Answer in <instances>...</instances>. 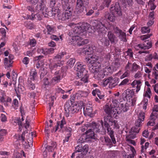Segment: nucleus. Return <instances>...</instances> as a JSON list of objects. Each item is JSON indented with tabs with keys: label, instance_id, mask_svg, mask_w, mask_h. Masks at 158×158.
Instances as JSON below:
<instances>
[{
	"label": "nucleus",
	"instance_id": "nucleus-54",
	"mask_svg": "<svg viewBox=\"0 0 158 158\" xmlns=\"http://www.w3.org/2000/svg\"><path fill=\"white\" fill-rule=\"evenodd\" d=\"M112 101L113 106H114V108H117L118 107H119V103L117 100L115 99H113Z\"/></svg>",
	"mask_w": 158,
	"mask_h": 158
},
{
	"label": "nucleus",
	"instance_id": "nucleus-33",
	"mask_svg": "<svg viewBox=\"0 0 158 158\" xmlns=\"http://www.w3.org/2000/svg\"><path fill=\"white\" fill-rule=\"evenodd\" d=\"M143 45V49H148L152 47V44L151 42L146 41L144 42Z\"/></svg>",
	"mask_w": 158,
	"mask_h": 158
},
{
	"label": "nucleus",
	"instance_id": "nucleus-63",
	"mask_svg": "<svg viewBox=\"0 0 158 158\" xmlns=\"http://www.w3.org/2000/svg\"><path fill=\"white\" fill-rule=\"evenodd\" d=\"M109 77L108 79L103 80V81L101 83V85L105 86L106 85L108 84H109Z\"/></svg>",
	"mask_w": 158,
	"mask_h": 158
},
{
	"label": "nucleus",
	"instance_id": "nucleus-46",
	"mask_svg": "<svg viewBox=\"0 0 158 158\" xmlns=\"http://www.w3.org/2000/svg\"><path fill=\"white\" fill-rule=\"evenodd\" d=\"M151 92L150 89L149 88H148L147 91L145 92L144 96L150 98H151Z\"/></svg>",
	"mask_w": 158,
	"mask_h": 158
},
{
	"label": "nucleus",
	"instance_id": "nucleus-31",
	"mask_svg": "<svg viewBox=\"0 0 158 158\" xmlns=\"http://www.w3.org/2000/svg\"><path fill=\"white\" fill-rule=\"evenodd\" d=\"M108 39L111 43L114 42L116 37L110 31L108 33Z\"/></svg>",
	"mask_w": 158,
	"mask_h": 158
},
{
	"label": "nucleus",
	"instance_id": "nucleus-14",
	"mask_svg": "<svg viewBox=\"0 0 158 158\" xmlns=\"http://www.w3.org/2000/svg\"><path fill=\"white\" fill-rule=\"evenodd\" d=\"M111 139L108 137H105L104 138L101 137L100 138V140L102 143L108 146L109 148H111L113 144H115L116 143V141L115 138V142H113L112 139Z\"/></svg>",
	"mask_w": 158,
	"mask_h": 158
},
{
	"label": "nucleus",
	"instance_id": "nucleus-20",
	"mask_svg": "<svg viewBox=\"0 0 158 158\" xmlns=\"http://www.w3.org/2000/svg\"><path fill=\"white\" fill-rule=\"evenodd\" d=\"M119 79L117 77L113 78L109 77V87L110 88H112L117 85Z\"/></svg>",
	"mask_w": 158,
	"mask_h": 158
},
{
	"label": "nucleus",
	"instance_id": "nucleus-22",
	"mask_svg": "<svg viewBox=\"0 0 158 158\" xmlns=\"http://www.w3.org/2000/svg\"><path fill=\"white\" fill-rule=\"evenodd\" d=\"M104 121L105 127H107L110 126L111 123L112 121L113 118L112 117V115H108L105 116L104 118Z\"/></svg>",
	"mask_w": 158,
	"mask_h": 158
},
{
	"label": "nucleus",
	"instance_id": "nucleus-60",
	"mask_svg": "<svg viewBox=\"0 0 158 158\" xmlns=\"http://www.w3.org/2000/svg\"><path fill=\"white\" fill-rule=\"evenodd\" d=\"M142 75V73L140 71L137 72L134 76V77L135 79H139L141 77Z\"/></svg>",
	"mask_w": 158,
	"mask_h": 158
},
{
	"label": "nucleus",
	"instance_id": "nucleus-53",
	"mask_svg": "<svg viewBox=\"0 0 158 158\" xmlns=\"http://www.w3.org/2000/svg\"><path fill=\"white\" fill-rule=\"evenodd\" d=\"M156 112H158V105L154 106L152 109V113L151 114L155 116Z\"/></svg>",
	"mask_w": 158,
	"mask_h": 158
},
{
	"label": "nucleus",
	"instance_id": "nucleus-47",
	"mask_svg": "<svg viewBox=\"0 0 158 158\" xmlns=\"http://www.w3.org/2000/svg\"><path fill=\"white\" fill-rule=\"evenodd\" d=\"M4 64L6 66L8 67L12 66V63H9V60L8 58L6 57L4 59Z\"/></svg>",
	"mask_w": 158,
	"mask_h": 158
},
{
	"label": "nucleus",
	"instance_id": "nucleus-38",
	"mask_svg": "<svg viewBox=\"0 0 158 158\" xmlns=\"http://www.w3.org/2000/svg\"><path fill=\"white\" fill-rule=\"evenodd\" d=\"M6 133V130H0V142L4 141V138L3 136H5Z\"/></svg>",
	"mask_w": 158,
	"mask_h": 158
},
{
	"label": "nucleus",
	"instance_id": "nucleus-37",
	"mask_svg": "<svg viewBox=\"0 0 158 158\" xmlns=\"http://www.w3.org/2000/svg\"><path fill=\"white\" fill-rule=\"evenodd\" d=\"M92 48L91 47H89L88 48H86L82 50V52L83 53L87 55L92 53Z\"/></svg>",
	"mask_w": 158,
	"mask_h": 158
},
{
	"label": "nucleus",
	"instance_id": "nucleus-57",
	"mask_svg": "<svg viewBox=\"0 0 158 158\" xmlns=\"http://www.w3.org/2000/svg\"><path fill=\"white\" fill-rule=\"evenodd\" d=\"M40 59V56H38L35 57L34 58V61L36 62L37 61V63L36 64V67L37 68H40V63H39V59Z\"/></svg>",
	"mask_w": 158,
	"mask_h": 158
},
{
	"label": "nucleus",
	"instance_id": "nucleus-18",
	"mask_svg": "<svg viewBox=\"0 0 158 158\" xmlns=\"http://www.w3.org/2000/svg\"><path fill=\"white\" fill-rule=\"evenodd\" d=\"M144 112H141L139 113L138 115V119L135 122V126L140 127V126L141 125L142 122L144 120Z\"/></svg>",
	"mask_w": 158,
	"mask_h": 158
},
{
	"label": "nucleus",
	"instance_id": "nucleus-44",
	"mask_svg": "<svg viewBox=\"0 0 158 158\" xmlns=\"http://www.w3.org/2000/svg\"><path fill=\"white\" fill-rule=\"evenodd\" d=\"M140 129V127H139L136 126H135L132 127L131 130V132L132 133H138L139 132V131Z\"/></svg>",
	"mask_w": 158,
	"mask_h": 158
},
{
	"label": "nucleus",
	"instance_id": "nucleus-25",
	"mask_svg": "<svg viewBox=\"0 0 158 158\" xmlns=\"http://www.w3.org/2000/svg\"><path fill=\"white\" fill-rule=\"evenodd\" d=\"M46 1V0H42V3H41V6H42L40 9V14L41 13V16H43L46 14L47 11V7L44 5V2Z\"/></svg>",
	"mask_w": 158,
	"mask_h": 158
},
{
	"label": "nucleus",
	"instance_id": "nucleus-17",
	"mask_svg": "<svg viewBox=\"0 0 158 158\" xmlns=\"http://www.w3.org/2000/svg\"><path fill=\"white\" fill-rule=\"evenodd\" d=\"M47 145L46 147V150H47L49 152H52L56 147V143L49 139L47 140Z\"/></svg>",
	"mask_w": 158,
	"mask_h": 158
},
{
	"label": "nucleus",
	"instance_id": "nucleus-12",
	"mask_svg": "<svg viewBox=\"0 0 158 158\" xmlns=\"http://www.w3.org/2000/svg\"><path fill=\"white\" fill-rule=\"evenodd\" d=\"M131 106L130 105L129 102H127L125 104L123 103L120 104V105L119 107L116 108V110H114L115 112H116V114H120L123 112H125L127 111L129 109V107Z\"/></svg>",
	"mask_w": 158,
	"mask_h": 158
},
{
	"label": "nucleus",
	"instance_id": "nucleus-52",
	"mask_svg": "<svg viewBox=\"0 0 158 158\" xmlns=\"http://www.w3.org/2000/svg\"><path fill=\"white\" fill-rule=\"evenodd\" d=\"M88 150V146L87 145H85L82 147V152L84 154H86Z\"/></svg>",
	"mask_w": 158,
	"mask_h": 158
},
{
	"label": "nucleus",
	"instance_id": "nucleus-23",
	"mask_svg": "<svg viewBox=\"0 0 158 158\" xmlns=\"http://www.w3.org/2000/svg\"><path fill=\"white\" fill-rule=\"evenodd\" d=\"M85 134H86V139H96V137L95 135L94 131H93L92 130L91 128H89V130L86 131Z\"/></svg>",
	"mask_w": 158,
	"mask_h": 158
},
{
	"label": "nucleus",
	"instance_id": "nucleus-39",
	"mask_svg": "<svg viewBox=\"0 0 158 158\" xmlns=\"http://www.w3.org/2000/svg\"><path fill=\"white\" fill-rule=\"evenodd\" d=\"M75 62V60L73 58L70 59L67 62L68 67L70 68L73 67Z\"/></svg>",
	"mask_w": 158,
	"mask_h": 158
},
{
	"label": "nucleus",
	"instance_id": "nucleus-43",
	"mask_svg": "<svg viewBox=\"0 0 158 158\" xmlns=\"http://www.w3.org/2000/svg\"><path fill=\"white\" fill-rule=\"evenodd\" d=\"M22 116V117L21 119H20V118H17V119L16 120V122L18 124V125L19 126V129H21L20 127L22 126V122L23 121L24 119L23 118V116Z\"/></svg>",
	"mask_w": 158,
	"mask_h": 158
},
{
	"label": "nucleus",
	"instance_id": "nucleus-11",
	"mask_svg": "<svg viewBox=\"0 0 158 158\" xmlns=\"http://www.w3.org/2000/svg\"><path fill=\"white\" fill-rule=\"evenodd\" d=\"M110 11L111 13L114 16H118L122 15L119 5L118 3L112 6L110 8Z\"/></svg>",
	"mask_w": 158,
	"mask_h": 158
},
{
	"label": "nucleus",
	"instance_id": "nucleus-36",
	"mask_svg": "<svg viewBox=\"0 0 158 158\" xmlns=\"http://www.w3.org/2000/svg\"><path fill=\"white\" fill-rule=\"evenodd\" d=\"M66 122L65 120L64 119H62L60 122H59L57 123V125L56 127L55 131H56L57 130L59 126H60V128L62 129L64 125L65 124Z\"/></svg>",
	"mask_w": 158,
	"mask_h": 158
},
{
	"label": "nucleus",
	"instance_id": "nucleus-19",
	"mask_svg": "<svg viewBox=\"0 0 158 158\" xmlns=\"http://www.w3.org/2000/svg\"><path fill=\"white\" fill-rule=\"evenodd\" d=\"M131 85L133 88H136L135 92L136 93H138L140 89L141 82L139 80H135L131 83Z\"/></svg>",
	"mask_w": 158,
	"mask_h": 158
},
{
	"label": "nucleus",
	"instance_id": "nucleus-30",
	"mask_svg": "<svg viewBox=\"0 0 158 158\" xmlns=\"http://www.w3.org/2000/svg\"><path fill=\"white\" fill-rule=\"evenodd\" d=\"M65 53L64 52H62L59 53L56 56H55L53 59L54 61H59L60 60L62 57L65 55Z\"/></svg>",
	"mask_w": 158,
	"mask_h": 158
},
{
	"label": "nucleus",
	"instance_id": "nucleus-48",
	"mask_svg": "<svg viewBox=\"0 0 158 158\" xmlns=\"http://www.w3.org/2000/svg\"><path fill=\"white\" fill-rule=\"evenodd\" d=\"M112 123H111L110 125L112 126L114 125L113 127L114 128H116L117 129H118L119 128V126L118 123L117 121L116 120H112Z\"/></svg>",
	"mask_w": 158,
	"mask_h": 158
},
{
	"label": "nucleus",
	"instance_id": "nucleus-62",
	"mask_svg": "<svg viewBox=\"0 0 158 158\" xmlns=\"http://www.w3.org/2000/svg\"><path fill=\"white\" fill-rule=\"evenodd\" d=\"M132 63L128 62V63L126 64L125 67V70L130 72Z\"/></svg>",
	"mask_w": 158,
	"mask_h": 158
},
{
	"label": "nucleus",
	"instance_id": "nucleus-42",
	"mask_svg": "<svg viewBox=\"0 0 158 158\" xmlns=\"http://www.w3.org/2000/svg\"><path fill=\"white\" fill-rule=\"evenodd\" d=\"M93 127H95L94 128V131L98 132L100 131V128L101 126L95 123H93Z\"/></svg>",
	"mask_w": 158,
	"mask_h": 158
},
{
	"label": "nucleus",
	"instance_id": "nucleus-26",
	"mask_svg": "<svg viewBox=\"0 0 158 158\" xmlns=\"http://www.w3.org/2000/svg\"><path fill=\"white\" fill-rule=\"evenodd\" d=\"M102 70L105 75H109L112 73L113 70L112 69L111 67L110 66H107L105 68L102 69Z\"/></svg>",
	"mask_w": 158,
	"mask_h": 158
},
{
	"label": "nucleus",
	"instance_id": "nucleus-45",
	"mask_svg": "<svg viewBox=\"0 0 158 158\" xmlns=\"http://www.w3.org/2000/svg\"><path fill=\"white\" fill-rule=\"evenodd\" d=\"M48 123V127L46 128V129L45 130V132L46 134L48 135V132L50 130V127H51L52 126V120H50L49 121V123L47 122Z\"/></svg>",
	"mask_w": 158,
	"mask_h": 158
},
{
	"label": "nucleus",
	"instance_id": "nucleus-13",
	"mask_svg": "<svg viewBox=\"0 0 158 158\" xmlns=\"http://www.w3.org/2000/svg\"><path fill=\"white\" fill-rule=\"evenodd\" d=\"M103 110L106 114L108 115H110L113 114L114 116L116 114V112L114 111L116 110V108H114V107L108 104H106L103 107Z\"/></svg>",
	"mask_w": 158,
	"mask_h": 158
},
{
	"label": "nucleus",
	"instance_id": "nucleus-24",
	"mask_svg": "<svg viewBox=\"0 0 158 158\" xmlns=\"http://www.w3.org/2000/svg\"><path fill=\"white\" fill-rule=\"evenodd\" d=\"M54 49L52 48H50L48 49H40V53L41 52L44 55H46L48 54H50L54 52Z\"/></svg>",
	"mask_w": 158,
	"mask_h": 158
},
{
	"label": "nucleus",
	"instance_id": "nucleus-2",
	"mask_svg": "<svg viewBox=\"0 0 158 158\" xmlns=\"http://www.w3.org/2000/svg\"><path fill=\"white\" fill-rule=\"evenodd\" d=\"M85 65L81 62L77 63L74 67V69L77 72V76L79 78H81V81L84 83L88 82V76L84 68Z\"/></svg>",
	"mask_w": 158,
	"mask_h": 158
},
{
	"label": "nucleus",
	"instance_id": "nucleus-56",
	"mask_svg": "<svg viewBox=\"0 0 158 158\" xmlns=\"http://www.w3.org/2000/svg\"><path fill=\"white\" fill-rule=\"evenodd\" d=\"M90 126V124H87L81 128V130L82 132H84L87 130L88 128Z\"/></svg>",
	"mask_w": 158,
	"mask_h": 158
},
{
	"label": "nucleus",
	"instance_id": "nucleus-61",
	"mask_svg": "<svg viewBox=\"0 0 158 158\" xmlns=\"http://www.w3.org/2000/svg\"><path fill=\"white\" fill-rule=\"evenodd\" d=\"M143 45L140 44H135L134 46V48L136 50H139L143 49Z\"/></svg>",
	"mask_w": 158,
	"mask_h": 158
},
{
	"label": "nucleus",
	"instance_id": "nucleus-50",
	"mask_svg": "<svg viewBox=\"0 0 158 158\" xmlns=\"http://www.w3.org/2000/svg\"><path fill=\"white\" fill-rule=\"evenodd\" d=\"M150 143L147 142L145 143L144 148V146L143 145L141 146V153H143L144 152L145 150L147 149V148L149 147Z\"/></svg>",
	"mask_w": 158,
	"mask_h": 158
},
{
	"label": "nucleus",
	"instance_id": "nucleus-5",
	"mask_svg": "<svg viewBox=\"0 0 158 158\" xmlns=\"http://www.w3.org/2000/svg\"><path fill=\"white\" fill-rule=\"evenodd\" d=\"M94 66L89 68V70L92 73H94V77L96 79L100 80L103 78L105 75L104 74L102 69L101 68L100 64L97 66Z\"/></svg>",
	"mask_w": 158,
	"mask_h": 158
},
{
	"label": "nucleus",
	"instance_id": "nucleus-21",
	"mask_svg": "<svg viewBox=\"0 0 158 158\" xmlns=\"http://www.w3.org/2000/svg\"><path fill=\"white\" fill-rule=\"evenodd\" d=\"M110 58V55L109 53H108L105 55L101 56L99 59V60L102 64H104L109 61Z\"/></svg>",
	"mask_w": 158,
	"mask_h": 158
},
{
	"label": "nucleus",
	"instance_id": "nucleus-55",
	"mask_svg": "<svg viewBox=\"0 0 158 158\" xmlns=\"http://www.w3.org/2000/svg\"><path fill=\"white\" fill-rule=\"evenodd\" d=\"M129 81V79L128 78L124 79L121 83L119 85V86L125 85Z\"/></svg>",
	"mask_w": 158,
	"mask_h": 158
},
{
	"label": "nucleus",
	"instance_id": "nucleus-34",
	"mask_svg": "<svg viewBox=\"0 0 158 158\" xmlns=\"http://www.w3.org/2000/svg\"><path fill=\"white\" fill-rule=\"evenodd\" d=\"M118 32L120 34L119 35V38L121 40L124 42L126 41V35L125 33L122 32L121 30H118Z\"/></svg>",
	"mask_w": 158,
	"mask_h": 158
},
{
	"label": "nucleus",
	"instance_id": "nucleus-16",
	"mask_svg": "<svg viewBox=\"0 0 158 158\" xmlns=\"http://www.w3.org/2000/svg\"><path fill=\"white\" fill-rule=\"evenodd\" d=\"M89 94V92L83 90H78L75 94V98L77 99H82L86 97Z\"/></svg>",
	"mask_w": 158,
	"mask_h": 158
},
{
	"label": "nucleus",
	"instance_id": "nucleus-7",
	"mask_svg": "<svg viewBox=\"0 0 158 158\" xmlns=\"http://www.w3.org/2000/svg\"><path fill=\"white\" fill-rule=\"evenodd\" d=\"M125 98L127 101L129 103L130 105L133 106L135 104L136 99L135 98H133L134 95V91L130 89H127L126 90Z\"/></svg>",
	"mask_w": 158,
	"mask_h": 158
},
{
	"label": "nucleus",
	"instance_id": "nucleus-51",
	"mask_svg": "<svg viewBox=\"0 0 158 158\" xmlns=\"http://www.w3.org/2000/svg\"><path fill=\"white\" fill-rule=\"evenodd\" d=\"M73 33L72 34V35H75V34L79 35V27H78L77 25L75 26L73 30Z\"/></svg>",
	"mask_w": 158,
	"mask_h": 158
},
{
	"label": "nucleus",
	"instance_id": "nucleus-6",
	"mask_svg": "<svg viewBox=\"0 0 158 158\" xmlns=\"http://www.w3.org/2000/svg\"><path fill=\"white\" fill-rule=\"evenodd\" d=\"M69 40L71 43L74 42L79 46L83 45L89 43L88 40H83L78 35H71L69 36Z\"/></svg>",
	"mask_w": 158,
	"mask_h": 158
},
{
	"label": "nucleus",
	"instance_id": "nucleus-29",
	"mask_svg": "<svg viewBox=\"0 0 158 158\" xmlns=\"http://www.w3.org/2000/svg\"><path fill=\"white\" fill-rule=\"evenodd\" d=\"M140 69V67L139 65H137L136 63H134L131 64L130 72H135Z\"/></svg>",
	"mask_w": 158,
	"mask_h": 158
},
{
	"label": "nucleus",
	"instance_id": "nucleus-10",
	"mask_svg": "<svg viewBox=\"0 0 158 158\" xmlns=\"http://www.w3.org/2000/svg\"><path fill=\"white\" fill-rule=\"evenodd\" d=\"M64 74L62 69L56 71L55 73V76L52 78V82L56 84L59 82L63 78Z\"/></svg>",
	"mask_w": 158,
	"mask_h": 158
},
{
	"label": "nucleus",
	"instance_id": "nucleus-27",
	"mask_svg": "<svg viewBox=\"0 0 158 158\" xmlns=\"http://www.w3.org/2000/svg\"><path fill=\"white\" fill-rule=\"evenodd\" d=\"M105 127L106 128L107 132L108 135L110 136L111 139H112L113 142H115V137L114 135V131L110 127V126H109L107 127Z\"/></svg>",
	"mask_w": 158,
	"mask_h": 158
},
{
	"label": "nucleus",
	"instance_id": "nucleus-32",
	"mask_svg": "<svg viewBox=\"0 0 158 158\" xmlns=\"http://www.w3.org/2000/svg\"><path fill=\"white\" fill-rule=\"evenodd\" d=\"M37 74L36 70L34 69L31 70L30 75L29 76V79L31 80H34L37 77Z\"/></svg>",
	"mask_w": 158,
	"mask_h": 158
},
{
	"label": "nucleus",
	"instance_id": "nucleus-3",
	"mask_svg": "<svg viewBox=\"0 0 158 158\" xmlns=\"http://www.w3.org/2000/svg\"><path fill=\"white\" fill-rule=\"evenodd\" d=\"M76 107V106L73 104L71 101H67L64 106L65 116L66 117L72 116L73 114L77 112L78 110Z\"/></svg>",
	"mask_w": 158,
	"mask_h": 158
},
{
	"label": "nucleus",
	"instance_id": "nucleus-40",
	"mask_svg": "<svg viewBox=\"0 0 158 158\" xmlns=\"http://www.w3.org/2000/svg\"><path fill=\"white\" fill-rule=\"evenodd\" d=\"M19 106V102L17 99H15L13 100L12 104V107L15 109L16 110L18 108Z\"/></svg>",
	"mask_w": 158,
	"mask_h": 158
},
{
	"label": "nucleus",
	"instance_id": "nucleus-15",
	"mask_svg": "<svg viewBox=\"0 0 158 158\" xmlns=\"http://www.w3.org/2000/svg\"><path fill=\"white\" fill-rule=\"evenodd\" d=\"M78 27H79V34H81L87 31L89 26V24L87 23H80L78 25Z\"/></svg>",
	"mask_w": 158,
	"mask_h": 158
},
{
	"label": "nucleus",
	"instance_id": "nucleus-58",
	"mask_svg": "<svg viewBox=\"0 0 158 158\" xmlns=\"http://www.w3.org/2000/svg\"><path fill=\"white\" fill-rule=\"evenodd\" d=\"M86 139V137H85V135H82L81 136L80 138L78 139V142L80 143H82L85 142V139Z\"/></svg>",
	"mask_w": 158,
	"mask_h": 158
},
{
	"label": "nucleus",
	"instance_id": "nucleus-28",
	"mask_svg": "<svg viewBox=\"0 0 158 158\" xmlns=\"http://www.w3.org/2000/svg\"><path fill=\"white\" fill-rule=\"evenodd\" d=\"M46 28L48 34H52L54 33L56 31V28L52 26L48 25L46 26Z\"/></svg>",
	"mask_w": 158,
	"mask_h": 158
},
{
	"label": "nucleus",
	"instance_id": "nucleus-49",
	"mask_svg": "<svg viewBox=\"0 0 158 158\" xmlns=\"http://www.w3.org/2000/svg\"><path fill=\"white\" fill-rule=\"evenodd\" d=\"M150 30L148 27H142L141 32L143 34L148 33L150 32Z\"/></svg>",
	"mask_w": 158,
	"mask_h": 158
},
{
	"label": "nucleus",
	"instance_id": "nucleus-64",
	"mask_svg": "<svg viewBox=\"0 0 158 158\" xmlns=\"http://www.w3.org/2000/svg\"><path fill=\"white\" fill-rule=\"evenodd\" d=\"M130 75V72L126 71L122 75L120 76L121 79H123L125 77H128Z\"/></svg>",
	"mask_w": 158,
	"mask_h": 158
},
{
	"label": "nucleus",
	"instance_id": "nucleus-41",
	"mask_svg": "<svg viewBox=\"0 0 158 158\" xmlns=\"http://www.w3.org/2000/svg\"><path fill=\"white\" fill-rule=\"evenodd\" d=\"M150 120L148 123V125L153 126L154 124V121L155 119V116L151 114L150 116Z\"/></svg>",
	"mask_w": 158,
	"mask_h": 158
},
{
	"label": "nucleus",
	"instance_id": "nucleus-9",
	"mask_svg": "<svg viewBox=\"0 0 158 158\" xmlns=\"http://www.w3.org/2000/svg\"><path fill=\"white\" fill-rule=\"evenodd\" d=\"M86 61L89 63V68L92 67H93L94 65L97 66L100 64L98 62H96L98 60V57L95 55H92L85 58Z\"/></svg>",
	"mask_w": 158,
	"mask_h": 158
},
{
	"label": "nucleus",
	"instance_id": "nucleus-1",
	"mask_svg": "<svg viewBox=\"0 0 158 158\" xmlns=\"http://www.w3.org/2000/svg\"><path fill=\"white\" fill-rule=\"evenodd\" d=\"M104 23L100 22H98L95 27V30L98 33V35L99 36L100 41L102 45L103 46H107L109 45L110 42L109 40L106 37H103L106 33V31L105 28L107 30L111 29L113 28L112 26H107L108 22L106 20H105Z\"/></svg>",
	"mask_w": 158,
	"mask_h": 158
},
{
	"label": "nucleus",
	"instance_id": "nucleus-35",
	"mask_svg": "<svg viewBox=\"0 0 158 158\" xmlns=\"http://www.w3.org/2000/svg\"><path fill=\"white\" fill-rule=\"evenodd\" d=\"M0 33L2 35V39L5 41H6L7 38L6 36V32L5 29L1 28L0 29Z\"/></svg>",
	"mask_w": 158,
	"mask_h": 158
},
{
	"label": "nucleus",
	"instance_id": "nucleus-8",
	"mask_svg": "<svg viewBox=\"0 0 158 158\" xmlns=\"http://www.w3.org/2000/svg\"><path fill=\"white\" fill-rule=\"evenodd\" d=\"M89 3V0H77L76 10L78 13H81L83 11V6H87Z\"/></svg>",
	"mask_w": 158,
	"mask_h": 158
},
{
	"label": "nucleus",
	"instance_id": "nucleus-59",
	"mask_svg": "<svg viewBox=\"0 0 158 158\" xmlns=\"http://www.w3.org/2000/svg\"><path fill=\"white\" fill-rule=\"evenodd\" d=\"M61 65V64L60 63H58L57 64H55L53 66L50 67V69L52 70H56L57 68L58 67H60Z\"/></svg>",
	"mask_w": 158,
	"mask_h": 158
},
{
	"label": "nucleus",
	"instance_id": "nucleus-4",
	"mask_svg": "<svg viewBox=\"0 0 158 158\" xmlns=\"http://www.w3.org/2000/svg\"><path fill=\"white\" fill-rule=\"evenodd\" d=\"M63 9V12L62 13L59 14L58 19L61 21H66L70 19L72 16V9L68 5L64 6Z\"/></svg>",
	"mask_w": 158,
	"mask_h": 158
}]
</instances>
